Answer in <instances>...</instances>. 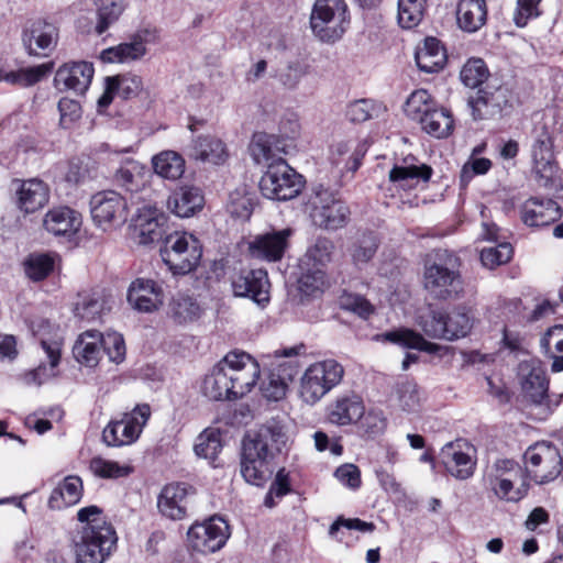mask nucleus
Here are the masks:
<instances>
[{
	"instance_id": "f257e3e1",
	"label": "nucleus",
	"mask_w": 563,
	"mask_h": 563,
	"mask_svg": "<svg viewBox=\"0 0 563 563\" xmlns=\"http://www.w3.org/2000/svg\"><path fill=\"white\" fill-rule=\"evenodd\" d=\"M285 444L283 428L266 424L253 434L244 438L240 462V472L246 483L263 486L272 475L271 461Z\"/></svg>"
},
{
	"instance_id": "f03ea898",
	"label": "nucleus",
	"mask_w": 563,
	"mask_h": 563,
	"mask_svg": "<svg viewBox=\"0 0 563 563\" xmlns=\"http://www.w3.org/2000/svg\"><path fill=\"white\" fill-rule=\"evenodd\" d=\"M455 262L446 251H438L426 260L423 286L433 298L452 300L463 294V280Z\"/></svg>"
},
{
	"instance_id": "7ed1b4c3",
	"label": "nucleus",
	"mask_w": 563,
	"mask_h": 563,
	"mask_svg": "<svg viewBox=\"0 0 563 563\" xmlns=\"http://www.w3.org/2000/svg\"><path fill=\"white\" fill-rule=\"evenodd\" d=\"M474 323L472 309L465 305L454 306L450 310H430L418 321L427 336L451 342L467 336Z\"/></svg>"
},
{
	"instance_id": "20e7f679",
	"label": "nucleus",
	"mask_w": 563,
	"mask_h": 563,
	"mask_svg": "<svg viewBox=\"0 0 563 563\" xmlns=\"http://www.w3.org/2000/svg\"><path fill=\"white\" fill-rule=\"evenodd\" d=\"M350 22V12L344 0H316L310 14V27L321 42L339 41L349 29Z\"/></svg>"
},
{
	"instance_id": "39448f33",
	"label": "nucleus",
	"mask_w": 563,
	"mask_h": 563,
	"mask_svg": "<svg viewBox=\"0 0 563 563\" xmlns=\"http://www.w3.org/2000/svg\"><path fill=\"white\" fill-rule=\"evenodd\" d=\"M161 255L174 275H186L199 265L202 245L194 234L175 231L165 236Z\"/></svg>"
},
{
	"instance_id": "423d86ee",
	"label": "nucleus",
	"mask_w": 563,
	"mask_h": 563,
	"mask_svg": "<svg viewBox=\"0 0 563 563\" xmlns=\"http://www.w3.org/2000/svg\"><path fill=\"white\" fill-rule=\"evenodd\" d=\"M308 207L313 223L321 229L338 230L349 221V207L338 197L336 191L323 184L312 188Z\"/></svg>"
},
{
	"instance_id": "0eeeda50",
	"label": "nucleus",
	"mask_w": 563,
	"mask_h": 563,
	"mask_svg": "<svg viewBox=\"0 0 563 563\" xmlns=\"http://www.w3.org/2000/svg\"><path fill=\"white\" fill-rule=\"evenodd\" d=\"M344 368L335 360L311 364L300 378L299 396L309 405L317 404L343 378Z\"/></svg>"
},
{
	"instance_id": "6e6552de",
	"label": "nucleus",
	"mask_w": 563,
	"mask_h": 563,
	"mask_svg": "<svg viewBox=\"0 0 563 563\" xmlns=\"http://www.w3.org/2000/svg\"><path fill=\"white\" fill-rule=\"evenodd\" d=\"M486 481L495 495L507 501L521 500L529 489L523 471L511 460H497L488 468Z\"/></svg>"
},
{
	"instance_id": "1a4fd4ad",
	"label": "nucleus",
	"mask_w": 563,
	"mask_h": 563,
	"mask_svg": "<svg viewBox=\"0 0 563 563\" xmlns=\"http://www.w3.org/2000/svg\"><path fill=\"white\" fill-rule=\"evenodd\" d=\"M302 187V176L282 157L268 165L260 180L261 192L272 200H290L300 194Z\"/></svg>"
},
{
	"instance_id": "9d476101",
	"label": "nucleus",
	"mask_w": 563,
	"mask_h": 563,
	"mask_svg": "<svg viewBox=\"0 0 563 563\" xmlns=\"http://www.w3.org/2000/svg\"><path fill=\"white\" fill-rule=\"evenodd\" d=\"M151 408L147 404L137 405L131 412L124 413L121 420L111 421L102 432V439L109 446H122L134 443L147 420Z\"/></svg>"
},
{
	"instance_id": "9b49d317",
	"label": "nucleus",
	"mask_w": 563,
	"mask_h": 563,
	"mask_svg": "<svg viewBox=\"0 0 563 563\" xmlns=\"http://www.w3.org/2000/svg\"><path fill=\"white\" fill-rule=\"evenodd\" d=\"M117 542L111 525L84 528L81 541L76 545L77 563H103Z\"/></svg>"
},
{
	"instance_id": "f8f14e48",
	"label": "nucleus",
	"mask_w": 563,
	"mask_h": 563,
	"mask_svg": "<svg viewBox=\"0 0 563 563\" xmlns=\"http://www.w3.org/2000/svg\"><path fill=\"white\" fill-rule=\"evenodd\" d=\"M223 364L233 389V398H241L250 393L260 377L257 361L245 352L232 351L223 357Z\"/></svg>"
},
{
	"instance_id": "ddd939ff",
	"label": "nucleus",
	"mask_w": 563,
	"mask_h": 563,
	"mask_svg": "<svg viewBox=\"0 0 563 563\" xmlns=\"http://www.w3.org/2000/svg\"><path fill=\"white\" fill-rule=\"evenodd\" d=\"M518 376L523 396L536 406H543L549 411L558 407L562 396L552 400L548 394L549 380L545 371L536 361H525L519 364Z\"/></svg>"
},
{
	"instance_id": "4468645a",
	"label": "nucleus",
	"mask_w": 563,
	"mask_h": 563,
	"mask_svg": "<svg viewBox=\"0 0 563 563\" xmlns=\"http://www.w3.org/2000/svg\"><path fill=\"white\" fill-rule=\"evenodd\" d=\"M525 462L528 476L539 484L554 479L562 467L559 450L547 442L529 446L525 453Z\"/></svg>"
},
{
	"instance_id": "2eb2a0df",
	"label": "nucleus",
	"mask_w": 563,
	"mask_h": 563,
	"mask_svg": "<svg viewBox=\"0 0 563 563\" xmlns=\"http://www.w3.org/2000/svg\"><path fill=\"white\" fill-rule=\"evenodd\" d=\"M230 537L229 525L220 517L192 525L187 532L188 545L192 551L209 554L222 549Z\"/></svg>"
},
{
	"instance_id": "dca6fc26",
	"label": "nucleus",
	"mask_w": 563,
	"mask_h": 563,
	"mask_svg": "<svg viewBox=\"0 0 563 563\" xmlns=\"http://www.w3.org/2000/svg\"><path fill=\"white\" fill-rule=\"evenodd\" d=\"M90 212L95 224L107 231L126 221V201L117 191H100L90 199Z\"/></svg>"
},
{
	"instance_id": "f3484780",
	"label": "nucleus",
	"mask_w": 563,
	"mask_h": 563,
	"mask_svg": "<svg viewBox=\"0 0 563 563\" xmlns=\"http://www.w3.org/2000/svg\"><path fill=\"white\" fill-rule=\"evenodd\" d=\"M13 201L23 214H32L43 209L49 201L48 185L40 178L19 179L11 181Z\"/></svg>"
},
{
	"instance_id": "a211bd4d",
	"label": "nucleus",
	"mask_w": 563,
	"mask_h": 563,
	"mask_svg": "<svg viewBox=\"0 0 563 563\" xmlns=\"http://www.w3.org/2000/svg\"><path fill=\"white\" fill-rule=\"evenodd\" d=\"M231 286L235 297L249 298L262 308L271 301V283L264 269H243L232 277Z\"/></svg>"
},
{
	"instance_id": "6ab92c4d",
	"label": "nucleus",
	"mask_w": 563,
	"mask_h": 563,
	"mask_svg": "<svg viewBox=\"0 0 563 563\" xmlns=\"http://www.w3.org/2000/svg\"><path fill=\"white\" fill-rule=\"evenodd\" d=\"M508 102V88L493 82L479 88L467 101L474 120H488L499 115Z\"/></svg>"
},
{
	"instance_id": "aec40b11",
	"label": "nucleus",
	"mask_w": 563,
	"mask_h": 563,
	"mask_svg": "<svg viewBox=\"0 0 563 563\" xmlns=\"http://www.w3.org/2000/svg\"><path fill=\"white\" fill-rule=\"evenodd\" d=\"M93 73L91 63H66L57 69L54 85L59 91L73 90L77 95H84L91 84Z\"/></svg>"
},
{
	"instance_id": "412c9836",
	"label": "nucleus",
	"mask_w": 563,
	"mask_h": 563,
	"mask_svg": "<svg viewBox=\"0 0 563 563\" xmlns=\"http://www.w3.org/2000/svg\"><path fill=\"white\" fill-rule=\"evenodd\" d=\"M128 302L133 309L150 313L156 311L164 302V291L153 279L136 278L128 289Z\"/></svg>"
},
{
	"instance_id": "4be33fe9",
	"label": "nucleus",
	"mask_w": 563,
	"mask_h": 563,
	"mask_svg": "<svg viewBox=\"0 0 563 563\" xmlns=\"http://www.w3.org/2000/svg\"><path fill=\"white\" fill-rule=\"evenodd\" d=\"M431 176L432 168L412 157L405 158L401 164H396L389 170L388 179L398 189L411 190L421 183H428Z\"/></svg>"
},
{
	"instance_id": "5701e85b",
	"label": "nucleus",
	"mask_w": 563,
	"mask_h": 563,
	"mask_svg": "<svg viewBox=\"0 0 563 563\" xmlns=\"http://www.w3.org/2000/svg\"><path fill=\"white\" fill-rule=\"evenodd\" d=\"M562 217L560 206L553 199L530 198L520 207L521 221L531 228L549 225Z\"/></svg>"
},
{
	"instance_id": "b1692460",
	"label": "nucleus",
	"mask_w": 563,
	"mask_h": 563,
	"mask_svg": "<svg viewBox=\"0 0 563 563\" xmlns=\"http://www.w3.org/2000/svg\"><path fill=\"white\" fill-rule=\"evenodd\" d=\"M82 220L79 212L69 207H54L43 218L44 229L55 236L70 238L76 234Z\"/></svg>"
},
{
	"instance_id": "393cba45",
	"label": "nucleus",
	"mask_w": 563,
	"mask_h": 563,
	"mask_svg": "<svg viewBox=\"0 0 563 563\" xmlns=\"http://www.w3.org/2000/svg\"><path fill=\"white\" fill-rule=\"evenodd\" d=\"M188 486L184 483L166 485L157 498L159 512L172 520H181L187 514Z\"/></svg>"
},
{
	"instance_id": "a878e982",
	"label": "nucleus",
	"mask_w": 563,
	"mask_h": 563,
	"mask_svg": "<svg viewBox=\"0 0 563 563\" xmlns=\"http://www.w3.org/2000/svg\"><path fill=\"white\" fill-rule=\"evenodd\" d=\"M291 230L284 229L263 235H258L250 244V252L253 257L266 260L268 262L279 261L288 245V238Z\"/></svg>"
},
{
	"instance_id": "bb28decb",
	"label": "nucleus",
	"mask_w": 563,
	"mask_h": 563,
	"mask_svg": "<svg viewBox=\"0 0 563 563\" xmlns=\"http://www.w3.org/2000/svg\"><path fill=\"white\" fill-rule=\"evenodd\" d=\"M57 32L54 25L37 20L24 31L23 43L30 55L46 56L56 43Z\"/></svg>"
},
{
	"instance_id": "cd10ccee",
	"label": "nucleus",
	"mask_w": 563,
	"mask_h": 563,
	"mask_svg": "<svg viewBox=\"0 0 563 563\" xmlns=\"http://www.w3.org/2000/svg\"><path fill=\"white\" fill-rule=\"evenodd\" d=\"M365 415L362 398L347 393L340 395L329 408V420L338 426H347L357 422Z\"/></svg>"
},
{
	"instance_id": "c85d7f7f",
	"label": "nucleus",
	"mask_w": 563,
	"mask_h": 563,
	"mask_svg": "<svg viewBox=\"0 0 563 563\" xmlns=\"http://www.w3.org/2000/svg\"><path fill=\"white\" fill-rule=\"evenodd\" d=\"M205 197L195 186H181L167 200L168 209L179 218H190L202 210Z\"/></svg>"
},
{
	"instance_id": "c756f323",
	"label": "nucleus",
	"mask_w": 563,
	"mask_h": 563,
	"mask_svg": "<svg viewBox=\"0 0 563 563\" xmlns=\"http://www.w3.org/2000/svg\"><path fill=\"white\" fill-rule=\"evenodd\" d=\"M167 217L156 209H146L135 220L140 243L151 244L163 239L166 233Z\"/></svg>"
},
{
	"instance_id": "7c9ffc66",
	"label": "nucleus",
	"mask_w": 563,
	"mask_h": 563,
	"mask_svg": "<svg viewBox=\"0 0 563 563\" xmlns=\"http://www.w3.org/2000/svg\"><path fill=\"white\" fill-rule=\"evenodd\" d=\"M42 350L47 358L49 366L41 363L36 368L25 373L22 376L26 385H41L45 380L56 375V367L60 361L62 344L58 341H41Z\"/></svg>"
},
{
	"instance_id": "2f4dec72",
	"label": "nucleus",
	"mask_w": 563,
	"mask_h": 563,
	"mask_svg": "<svg viewBox=\"0 0 563 563\" xmlns=\"http://www.w3.org/2000/svg\"><path fill=\"white\" fill-rule=\"evenodd\" d=\"M487 5L485 0H460L456 9L459 27L467 33H475L485 25Z\"/></svg>"
},
{
	"instance_id": "473e14b6",
	"label": "nucleus",
	"mask_w": 563,
	"mask_h": 563,
	"mask_svg": "<svg viewBox=\"0 0 563 563\" xmlns=\"http://www.w3.org/2000/svg\"><path fill=\"white\" fill-rule=\"evenodd\" d=\"M102 344V333L96 330L85 331L74 344V357L85 366L95 367L99 363Z\"/></svg>"
},
{
	"instance_id": "72a5a7b5",
	"label": "nucleus",
	"mask_w": 563,
	"mask_h": 563,
	"mask_svg": "<svg viewBox=\"0 0 563 563\" xmlns=\"http://www.w3.org/2000/svg\"><path fill=\"white\" fill-rule=\"evenodd\" d=\"M201 391L207 398L214 401L234 399L233 389L228 379L223 358L205 376Z\"/></svg>"
},
{
	"instance_id": "f704fd0d",
	"label": "nucleus",
	"mask_w": 563,
	"mask_h": 563,
	"mask_svg": "<svg viewBox=\"0 0 563 563\" xmlns=\"http://www.w3.org/2000/svg\"><path fill=\"white\" fill-rule=\"evenodd\" d=\"M441 457L445 470L456 479H467L474 474L475 461L453 443L445 444L441 451Z\"/></svg>"
},
{
	"instance_id": "c9c22d12",
	"label": "nucleus",
	"mask_w": 563,
	"mask_h": 563,
	"mask_svg": "<svg viewBox=\"0 0 563 563\" xmlns=\"http://www.w3.org/2000/svg\"><path fill=\"white\" fill-rule=\"evenodd\" d=\"M82 482L80 477L69 475L55 487L48 498L51 509L60 510L80 501L82 497Z\"/></svg>"
},
{
	"instance_id": "e433bc0d",
	"label": "nucleus",
	"mask_w": 563,
	"mask_h": 563,
	"mask_svg": "<svg viewBox=\"0 0 563 563\" xmlns=\"http://www.w3.org/2000/svg\"><path fill=\"white\" fill-rule=\"evenodd\" d=\"M191 156L197 161L220 165L227 161L229 153L220 139L213 135H200L194 140Z\"/></svg>"
},
{
	"instance_id": "4c0bfd02",
	"label": "nucleus",
	"mask_w": 563,
	"mask_h": 563,
	"mask_svg": "<svg viewBox=\"0 0 563 563\" xmlns=\"http://www.w3.org/2000/svg\"><path fill=\"white\" fill-rule=\"evenodd\" d=\"M384 340L406 349H415L429 353H435L440 346L427 341L420 333L406 328H400L383 334Z\"/></svg>"
},
{
	"instance_id": "58836bf2",
	"label": "nucleus",
	"mask_w": 563,
	"mask_h": 563,
	"mask_svg": "<svg viewBox=\"0 0 563 563\" xmlns=\"http://www.w3.org/2000/svg\"><path fill=\"white\" fill-rule=\"evenodd\" d=\"M154 172L165 179L176 180L185 173V159L175 151H163L152 158Z\"/></svg>"
},
{
	"instance_id": "ea45409f",
	"label": "nucleus",
	"mask_w": 563,
	"mask_h": 563,
	"mask_svg": "<svg viewBox=\"0 0 563 563\" xmlns=\"http://www.w3.org/2000/svg\"><path fill=\"white\" fill-rule=\"evenodd\" d=\"M419 123L424 132L434 137L442 139L448 137L452 133L454 120L448 109L435 107Z\"/></svg>"
},
{
	"instance_id": "a19ab883",
	"label": "nucleus",
	"mask_w": 563,
	"mask_h": 563,
	"mask_svg": "<svg viewBox=\"0 0 563 563\" xmlns=\"http://www.w3.org/2000/svg\"><path fill=\"white\" fill-rule=\"evenodd\" d=\"M393 396L396 405L405 412H417L421 408L422 394L412 380L402 379L397 382Z\"/></svg>"
},
{
	"instance_id": "79ce46f5",
	"label": "nucleus",
	"mask_w": 563,
	"mask_h": 563,
	"mask_svg": "<svg viewBox=\"0 0 563 563\" xmlns=\"http://www.w3.org/2000/svg\"><path fill=\"white\" fill-rule=\"evenodd\" d=\"M250 153L256 164H267L276 162L277 137L264 132L255 133L250 143Z\"/></svg>"
},
{
	"instance_id": "37998d69",
	"label": "nucleus",
	"mask_w": 563,
	"mask_h": 563,
	"mask_svg": "<svg viewBox=\"0 0 563 563\" xmlns=\"http://www.w3.org/2000/svg\"><path fill=\"white\" fill-rule=\"evenodd\" d=\"M306 350L303 344H299L296 346L284 347L275 351L276 357L288 358L282 361L277 364L276 369L273 372L279 379L286 382L287 384L291 383L295 377L298 375L300 365L298 360L296 358L298 355L303 353Z\"/></svg>"
},
{
	"instance_id": "c03bdc74",
	"label": "nucleus",
	"mask_w": 563,
	"mask_h": 563,
	"mask_svg": "<svg viewBox=\"0 0 563 563\" xmlns=\"http://www.w3.org/2000/svg\"><path fill=\"white\" fill-rule=\"evenodd\" d=\"M97 7L96 32L101 35L115 23L126 8V0H95Z\"/></svg>"
},
{
	"instance_id": "a18cd8bd",
	"label": "nucleus",
	"mask_w": 563,
	"mask_h": 563,
	"mask_svg": "<svg viewBox=\"0 0 563 563\" xmlns=\"http://www.w3.org/2000/svg\"><path fill=\"white\" fill-rule=\"evenodd\" d=\"M351 147L346 142H339L332 146L330 162L335 169V177H342L344 173H354L361 165L357 154H350Z\"/></svg>"
},
{
	"instance_id": "49530a36",
	"label": "nucleus",
	"mask_w": 563,
	"mask_h": 563,
	"mask_svg": "<svg viewBox=\"0 0 563 563\" xmlns=\"http://www.w3.org/2000/svg\"><path fill=\"white\" fill-rule=\"evenodd\" d=\"M222 446L220 431L206 429L197 437L194 450L197 456L209 460L213 466H218L214 462Z\"/></svg>"
},
{
	"instance_id": "de8ad7c7",
	"label": "nucleus",
	"mask_w": 563,
	"mask_h": 563,
	"mask_svg": "<svg viewBox=\"0 0 563 563\" xmlns=\"http://www.w3.org/2000/svg\"><path fill=\"white\" fill-rule=\"evenodd\" d=\"M145 45L142 40L122 43L101 52V59L107 63H125L142 57L145 54Z\"/></svg>"
},
{
	"instance_id": "09e8293b",
	"label": "nucleus",
	"mask_w": 563,
	"mask_h": 563,
	"mask_svg": "<svg viewBox=\"0 0 563 563\" xmlns=\"http://www.w3.org/2000/svg\"><path fill=\"white\" fill-rule=\"evenodd\" d=\"M435 107L437 102L430 93L426 89H418L407 98L404 110L408 118L419 122Z\"/></svg>"
},
{
	"instance_id": "8fccbe9b",
	"label": "nucleus",
	"mask_w": 563,
	"mask_h": 563,
	"mask_svg": "<svg viewBox=\"0 0 563 563\" xmlns=\"http://www.w3.org/2000/svg\"><path fill=\"white\" fill-rule=\"evenodd\" d=\"M104 310V300L98 294H80L75 303V316L86 320L95 321L102 314Z\"/></svg>"
},
{
	"instance_id": "3c124183",
	"label": "nucleus",
	"mask_w": 563,
	"mask_h": 563,
	"mask_svg": "<svg viewBox=\"0 0 563 563\" xmlns=\"http://www.w3.org/2000/svg\"><path fill=\"white\" fill-rule=\"evenodd\" d=\"M334 252V243L325 236H319L314 243L310 245L305 254L303 263L313 267L322 268L332 260Z\"/></svg>"
},
{
	"instance_id": "603ef678",
	"label": "nucleus",
	"mask_w": 563,
	"mask_h": 563,
	"mask_svg": "<svg viewBox=\"0 0 563 563\" xmlns=\"http://www.w3.org/2000/svg\"><path fill=\"white\" fill-rule=\"evenodd\" d=\"M426 0H398V23L402 29L417 26L423 16Z\"/></svg>"
},
{
	"instance_id": "864d4df0",
	"label": "nucleus",
	"mask_w": 563,
	"mask_h": 563,
	"mask_svg": "<svg viewBox=\"0 0 563 563\" xmlns=\"http://www.w3.org/2000/svg\"><path fill=\"white\" fill-rule=\"evenodd\" d=\"M23 267L25 275L30 279L40 282L46 278L53 271L54 261L47 254L32 253L25 258Z\"/></svg>"
},
{
	"instance_id": "5fc2aeb1",
	"label": "nucleus",
	"mask_w": 563,
	"mask_h": 563,
	"mask_svg": "<svg viewBox=\"0 0 563 563\" xmlns=\"http://www.w3.org/2000/svg\"><path fill=\"white\" fill-rule=\"evenodd\" d=\"M488 76V68L482 58L468 59L460 73L462 82L473 89L484 84Z\"/></svg>"
},
{
	"instance_id": "6e6d98bb",
	"label": "nucleus",
	"mask_w": 563,
	"mask_h": 563,
	"mask_svg": "<svg viewBox=\"0 0 563 563\" xmlns=\"http://www.w3.org/2000/svg\"><path fill=\"white\" fill-rule=\"evenodd\" d=\"M199 310L198 303L187 295L177 294L170 301L172 316L179 323L192 321L198 317Z\"/></svg>"
},
{
	"instance_id": "4d7b16f0",
	"label": "nucleus",
	"mask_w": 563,
	"mask_h": 563,
	"mask_svg": "<svg viewBox=\"0 0 563 563\" xmlns=\"http://www.w3.org/2000/svg\"><path fill=\"white\" fill-rule=\"evenodd\" d=\"M378 247V240L374 233L362 234L351 249V256L355 264H364L373 258Z\"/></svg>"
},
{
	"instance_id": "13d9d810",
	"label": "nucleus",
	"mask_w": 563,
	"mask_h": 563,
	"mask_svg": "<svg viewBox=\"0 0 563 563\" xmlns=\"http://www.w3.org/2000/svg\"><path fill=\"white\" fill-rule=\"evenodd\" d=\"M325 284V273L322 268L306 269L298 279V289L302 295L316 296L321 292Z\"/></svg>"
},
{
	"instance_id": "bf43d9fd",
	"label": "nucleus",
	"mask_w": 563,
	"mask_h": 563,
	"mask_svg": "<svg viewBox=\"0 0 563 563\" xmlns=\"http://www.w3.org/2000/svg\"><path fill=\"white\" fill-rule=\"evenodd\" d=\"M92 473L102 478H120L131 473V467L120 465L119 463L97 456L90 461Z\"/></svg>"
},
{
	"instance_id": "052dcab7",
	"label": "nucleus",
	"mask_w": 563,
	"mask_h": 563,
	"mask_svg": "<svg viewBox=\"0 0 563 563\" xmlns=\"http://www.w3.org/2000/svg\"><path fill=\"white\" fill-rule=\"evenodd\" d=\"M109 78L117 91V95L125 100L136 97L143 88L142 78L134 74H125Z\"/></svg>"
},
{
	"instance_id": "680f3d73",
	"label": "nucleus",
	"mask_w": 563,
	"mask_h": 563,
	"mask_svg": "<svg viewBox=\"0 0 563 563\" xmlns=\"http://www.w3.org/2000/svg\"><path fill=\"white\" fill-rule=\"evenodd\" d=\"M53 69V63H46L38 66L30 67L20 73L5 74V81L15 84L21 82L24 86H31L38 82Z\"/></svg>"
},
{
	"instance_id": "e2e57ef3",
	"label": "nucleus",
	"mask_w": 563,
	"mask_h": 563,
	"mask_svg": "<svg viewBox=\"0 0 563 563\" xmlns=\"http://www.w3.org/2000/svg\"><path fill=\"white\" fill-rule=\"evenodd\" d=\"M227 211L235 219H249L253 212L252 197L242 190L231 192L227 203Z\"/></svg>"
},
{
	"instance_id": "0e129e2a",
	"label": "nucleus",
	"mask_w": 563,
	"mask_h": 563,
	"mask_svg": "<svg viewBox=\"0 0 563 563\" xmlns=\"http://www.w3.org/2000/svg\"><path fill=\"white\" fill-rule=\"evenodd\" d=\"M512 256V246L510 243L503 242L495 247H487L481 251V262L487 268L506 264Z\"/></svg>"
},
{
	"instance_id": "69168bd1",
	"label": "nucleus",
	"mask_w": 563,
	"mask_h": 563,
	"mask_svg": "<svg viewBox=\"0 0 563 563\" xmlns=\"http://www.w3.org/2000/svg\"><path fill=\"white\" fill-rule=\"evenodd\" d=\"M344 310L351 311L363 319H368L375 311L374 306L363 296L357 294H344L340 299Z\"/></svg>"
},
{
	"instance_id": "338daca9",
	"label": "nucleus",
	"mask_w": 563,
	"mask_h": 563,
	"mask_svg": "<svg viewBox=\"0 0 563 563\" xmlns=\"http://www.w3.org/2000/svg\"><path fill=\"white\" fill-rule=\"evenodd\" d=\"M102 351L113 363H121L125 358V343L123 336L118 332L102 334Z\"/></svg>"
},
{
	"instance_id": "774afa93",
	"label": "nucleus",
	"mask_w": 563,
	"mask_h": 563,
	"mask_svg": "<svg viewBox=\"0 0 563 563\" xmlns=\"http://www.w3.org/2000/svg\"><path fill=\"white\" fill-rule=\"evenodd\" d=\"M377 107L373 100L360 99L351 102L346 109V117L350 121L362 123L375 114Z\"/></svg>"
}]
</instances>
